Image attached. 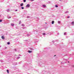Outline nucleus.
Segmentation results:
<instances>
[{"label":"nucleus","instance_id":"393cba45","mask_svg":"<svg viewBox=\"0 0 74 74\" xmlns=\"http://www.w3.org/2000/svg\"><path fill=\"white\" fill-rule=\"evenodd\" d=\"M26 1V0H24V2H25Z\"/></svg>","mask_w":74,"mask_h":74},{"label":"nucleus","instance_id":"f3484780","mask_svg":"<svg viewBox=\"0 0 74 74\" xmlns=\"http://www.w3.org/2000/svg\"><path fill=\"white\" fill-rule=\"evenodd\" d=\"M10 10H9V9H8L7 10V12H9Z\"/></svg>","mask_w":74,"mask_h":74},{"label":"nucleus","instance_id":"9b49d317","mask_svg":"<svg viewBox=\"0 0 74 74\" xmlns=\"http://www.w3.org/2000/svg\"><path fill=\"white\" fill-rule=\"evenodd\" d=\"M21 21H20L19 23V25L21 24Z\"/></svg>","mask_w":74,"mask_h":74},{"label":"nucleus","instance_id":"dca6fc26","mask_svg":"<svg viewBox=\"0 0 74 74\" xmlns=\"http://www.w3.org/2000/svg\"><path fill=\"white\" fill-rule=\"evenodd\" d=\"M22 26H25V25H24L23 24H22Z\"/></svg>","mask_w":74,"mask_h":74},{"label":"nucleus","instance_id":"4be33fe9","mask_svg":"<svg viewBox=\"0 0 74 74\" xmlns=\"http://www.w3.org/2000/svg\"><path fill=\"white\" fill-rule=\"evenodd\" d=\"M19 58H20V57H18L17 58V59H19Z\"/></svg>","mask_w":74,"mask_h":74},{"label":"nucleus","instance_id":"2f4dec72","mask_svg":"<svg viewBox=\"0 0 74 74\" xmlns=\"http://www.w3.org/2000/svg\"><path fill=\"white\" fill-rule=\"evenodd\" d=\"M45 23L46 24H47V23Z\"/></svg>","mask_w":74,"mask_h":74},{"label":"nucleus","instance_id":"cd10ccee","mask_svg":"<svg viewBox=\"0 0 74 74\" xmlns=\"http://www.w3.org/2000/svg\"><path fill=\"white\" fill-rule=\"evenodd\" d=\"M18 11V10H15V11Z\"/></svg>","mask_w":74,"mask_h":74},{"label":"nucleus","instance_id":"f8f14e48","mask_svg":"<svg viewBox=\"0 0 74 74\" xmlns=\"http://www.w3.org/2000/svg\"><path fill=\"white\" fill-rule=\"evenodd\" d=\"M7 72L8 73H9V71L8 70H7Z\"/></svg>","mask_w":74,"mask_h":74},{"label":"nucleus","instance_id":"9d476101","mask_svg":"<svg viewBox=\"0 0 74 74\" xmlns=\"http://www.w3.org/2000/svg\"><path fill=\"white\" fill-rule=\"evenodd\" d=\"M7 44L8 45H10V42H8Z\"/></svg>","mask_w":74,"mask_h":74},{"label":"nucleus","instance_id":"0eeeda50","mask_svg":"<svg viewBox=\"0 0 74 74\" xmlns=\"http://www.w3.org/2000/svg\"><path fill=\"white\" fill-rule=\"evenodd\" d=\"M1 37L2 39H4V36H2Z\"/></svg>","mask_w":74,"mask_h":74},{"label":"nucleus","instance_id":"72a5a7b5","mask_svg":"<svg viewBox=\"0 0 74 74\" xmlns=\"http://www.w3.org/2000/svg\"><path fill=\"white\" fill-rule=\"evenodd\" d=\"M58 34H59V33H58Z\"/></svg>","mask_w":74,"mask_h":74},{"label":"nucleus","instance_id":"20e7f679","mask_svg":"<svg viewBox=\"0 0 74 74\" xmlns=\"http://www.w3.org/2000/svg\"><path fill=\"white\" fill-rule=\"evenodd\" d=\"M42 6L43 7H44V8L46 7V5H42Z\"/></svg>","mask_w":74,"mask_h":74},{"label":"nucleus","instance_id":"e433bc0d","mask_svg":"<svg viewBox=\"0 0 74 74\" xmlns=\"http://www.w3.org/2000/svg\"><path fill=\"white\" fill-rule=\"evenodd\" d=\"M56 56V55H55V56Z\"/></svg>","mask_w":74,"mask_h":74},{"label":"nucleus","instance_id":"423d86ee","mask_svg":"<svg viewBox=\"0 0 74 74\" xmlns=\"http://www.w3.org/2000/svg\"><path fill=\"white\" fill-rule=\"evenodd\" d=\"M69 12L68 11H66L65 12V14H67V13H69Z\"/></svg>","mask_w":74,"mask_h":74},{"label":"nucleus","instance_id":"c9c22d12","mask_svg":"<svg viewBox=\"0 0 74 74\" xmlns=\"http://www.w3.org/2000/svg\"><path fill=\"white\" fill-rule=\"evenodd\" d=\"M0 47H1V46H0Z\"/></svg>","mask_w":74,"mask_h":74},{"label":"nucleus","instance_id":"1a4fd4ad","mask_svg":"<svg viewBox=\"0 0 74 74\" xmlns=\"http://www.w3.org/2000/svg\"><path fill=\"white\" fill-rule=\"evenodd\" d=\"M32 51H28L29 53H32Z\"/></svg>","mask_w":74,"mask_h":74},{"label":"nucleus","instance_id":"a878e982","mask_svg":"<svg viewBox=\"0 0 74 74\" xmlns=\"http://www.w3.org/2000/svg\"><path fill=\"white\" fill-rule=\"evenodd\" d=\"M14 51H16V49H14Z\"/></svg>","mask_w":74,"mask_h":74},{"label":"nucleus","instance_id":"2eb2a0df","mask_svg":"<svg viewBox=\"0 0 74 74\" xmlns=\"http://www.w3.org/2000/svg\"><path fill=\"white\" fill-rule=\"evenodd\" d=\"M58 23L59 24H60V21H58Z\"/></svg>","mask_w":74,"mask_h":74},{"label":"nucleus","instance_id":"f704fd0d","mask_svg":"<svg viewBox=\"0 0 74 74\" xmlns=\"http://www.w3.org/2000/svg\"><path fill=\"white\" fill-rule=\"evenodd\" d=\"M68 63H69V61H68Z\"/></svg>","mask_w":74,"mask_h":74},{"label":"nucleus","instance_id":"412c9836","mask_svg":"<svg viewBox=\"0 0 74 74\" xmlns=\"http://www.w3.org/2000/svg\"><path fill=\"white\" fill-rule=\"evenodd\" d=\"M2 22V20H0V22Z\"/></svg>","mask_w":74,"mask_h":74},{"label":"nucleus","instance_id":"473e14b6","mask_svg":"<svg viewBox=\"0 0 74 74\" xmlns=\"http://www.w3.org/2000/svg\"><path fill=\"white\" fill-rule=\"evenodd\" d=\"M59 1H62V0H59Z\"/></svg>","mask_w":74,"mask_h":74},{"label":"nucleus","instance_id":"39448f33","mask_svg":"<svg viewBox=\"0 0 74 74\" xmlns=\"http://www.w3.org/2000/svg\"><path fill=\"white\" fill-rule=\"evenodd\" d=\"M11 25L12 26H14V23H11Z\"/></svg>","mask_w":74,"mask_h":74},{"label":"nucleus","instance_id":"b1692460","mask_svg":"<svg viewBox=\"0 0 74 74\" xmlns=\"http://www.w3.org/2000/svg\"><path fill=\"white\" fill-rule=\"evenodd\" d=\"M70 16H68L67 18H70Z\"/></svg>","mask_w":74,"mask_h":74},{"label":"nucleus","instance_id":"bb28decb","mask_svg":"<svg viewBox=\"0 0 74 74\" xmlns=\"http://www.w3.org/2000/svg\"><path fill=\"white\" fill-rule=\"evenodd\" d=\"M27 18H29V16H27Z\"/></svg>","mask_w":74,"mask_h":74},{"label":"nucleus","instance_id":"aec40b11","mask_svg":"<svg viewBox=\"0 0 74 74\" xmlns=\"http://www.w3.org/2000/svg\"><path fill=\"white\" fill-rule=\"evenodd\" d=\"M43 35H45V33H44L43 34Z\"/></svg>","mask_w":74,"mask_h":74},{"label":"nucleus","instance_id":"6e6552de","mask_svg":"<svg viewBox=\"0 0 74 74\" xmlns=\"http://www.w3.org/2000/svg\"><path fill=\"white\" fill-rule=\"evenodd\" d=\"M52 24H54V21H52Z\"/></svg>","mask_w":74,"mask_h":74},{"label":"nucleus","instance_id":"7c9ffc66","mask_svg":"<svg viewBox=\"0 0 74 74\" xmlns=\"http://www.w3.org/2000/svg\"><path fill=\"white\" fill-rule=\"evenodd\" d=\"M72 67H74V65Z\"/></svg>","mask_w":74,"mask_h":74},{"label":"nucleus","instance_id":"c85d7f7f","mask_svg":"<svg viewBox=\"0 0 74 74\" xmlns=\"http://www.w3.org/2000/svg\"><path fill=\"white\" fill-rule=\"evenodd\" d=\"M11 18V17H10V18H9V17H8V19H9V18Z\"/></svg>","mask_w":74,"mask_h":74},{"label":"nucleus","instance_id":"a211bd4d","mask_svg":"<svg viewBox=\"0 0 74 74\" xmlns=\"http://www.w3.org/2000/svg\"><path fill=\"white\" fill-rule=\"evenodd\" d=\"M21 8H22V10H23V9H24V8L23 7H22Z\"/></svg>","mask_w":74,"mask_h":74},{"label":"nucleus","instance_id":"c756f323","mask_svg":"<svg viewBox=\"0 0 74 74\" xmlns=\"http://www.w3.org/2000/svg\"><path fill=\"white\" fill-rule=\"evenodd\" d=\"M31 49V50H33V49H32V48H31V49Z\"/></svg>","mask_w":74,"mask_h":74},{"label":"nucleus","instance_id":"4468645a","mask_svg":"<svg viewBox=\"0 0 74 74\" xmlns=\"http://www.w3.org/2000/svg\"><path fill=\"white\" fill-rule=\"evenodd\" d=\"M0 61L2 63V62H3V60H0Z\"/></svg>","mask_w":74,"mask_h":74},{"label":"nucleus","instance_id":"ddd939ff","mask_svg":"<svg viewBox=\"0 0 74 74\" xmlns=\"http://www.w3.org/2000/svg\"><path fill=\"white\" fill-rule=\"evenodd\" d=\"M55 7H56L57 8V7H58V5H55Z\"/></svg>","mask_w":74,"mask_h":74},{"label":"nucleus","instance_id":"7ed1b4c3","mask_svg":"<svg viewBox=\"0 0 74 74\" xmlns=\"http://www.w3.org/2000/svg\"><path fill=\"white\" fill-rule=\"evenodd\" d=\"M23 5V3H21L20 5V6H21V7H22Z\"/></svg>","mask_w":74,"mask_h":74},{"label":"nucleus","instance_id":"6ab92c4d","mask_svg":"<svg viewBox=\"0 0 74 74\" xmlns=\"http://www.w3.org/2000/svg\"><path fill=\"white\" fill-rule=\"evenodd\" d=\"M27 37H29V34H27Z\"/></svg>","mask_w":74,"mask_h":74},{"label":"nucleus","instance_id":"f03ea898","mask_svg":"<svg viewBox=\"0 0 74 74\" xmlns=\"http://www.w3.org/2000/svg\"><path fill=\"white\" fill-rule=\"evenodd\" d=\"M71 25H72L73 26H74V21H73L71 22Z\"/></svg>","mask_w":74,"mask_h":74},{"label":"nucleus","instance_id":"5701e85b","mask_svg":"<svg viewBox=\"0 0 74 74\" xmlns=\"http://www.w3.org/2000/svg\"><path fill=\"white\" fill-rule=\"evenodd\" d=\"M66 32H65L64 33V35H66Z\"/></svg>","mask_w":74,"mask_h":74},{"label":"nucleus","instance_id":"f257e3e1","mask_svg":"<svg viewBox=\"0 0 74 74\" xmlns=\"http://www.w3.org/2000/svg\"><path fill=\"white\" fill-rule=\"evenodd\" d=\"M29 7H30V5H29V4H27L26 6V7L27 8H29Z\"/></svg>","mask_w":74,"mask_h":74}]
</instances>
